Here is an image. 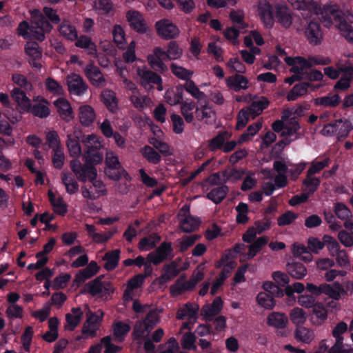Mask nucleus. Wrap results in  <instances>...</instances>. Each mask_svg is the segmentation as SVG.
I'll use <instances>...</instances> for the list:
<instances>
[{"label":"nucleus","mask_w":353,"mask_h":353,"mask_svg":"<svg viewBox=\"0 0 353 353\" xmlns=\"http://www.w3.org/2000/svg\"><path fill=\"white\" fill-rule=\"evenodd\" d=\"M296 10L320 16L323 26L327 28L334 24L347 40L353 42V28L343 19V14L335 4L319 6L314 0H288Z\"/></svg>","instance_id":"nucleus-1"},{"label":"nucleus","mask_w":353,"mask_h":353,"mask_svg":"<svg viewBox=\"0 0 353 353\" xmlns=\"http://www.w3.org/2000/svg\"><path fill=\"white\" fill-rule=\"evenodd\" d=\"M267 243L268 239L264 236L259 237L255 240L248 246V252L245 256L246 259L250 260L252 259Z\"/></svg>","instance_id":"nucleus-56"},{"label":"nucleus","mask_w":353,"mask_h":353,"mask_svg":"<svg viewBox=\"0 0 353 353\" xmlns=\"http://www.w3.org/2000/svg\"><path fill=\"white\" fill-rule=\"evenodd\" d=\"M172 73L179 79L188 81L194 74L192 70H188L176 63H172L170 65Z\"/></svg>","instance_id":"nucleus-63"},{"label":"nucleus","mask_w":353,"mask_h":353,"mask_svg":"<svg viewBox=\"0 0 353 353\" xmlns=\"http://www.w3.org/2000/svg\"><path fill=\"white\" fill-rule=\"evenodd\" d=\"M30 15L31 25L29 26L25 21L20 23L18 27L19 34L25 39L34 38L38 41H43L45 34L52 30V26L38 10H32Z\"/></svg>","instance_id":"nucleus-2"},{"label":"nucleus","mask_w":353,"mask_h":353,"mask_svg":"<svg viewBox=\"0 0 353 353\" xmlns=\"http://www.w3.org/2000/svg\"><path fill=\"white\" fill-rule=\"evenodd\" d=\"M81 141L86 148V151L101 150L103 148L102 139L94 134L84 136Z\"/></svg>","instance_id":"nucleus-40"},{"label":"nucleus","mask_w":353,"mask_h":353,"mask_svg":"<svg viewBox=\"0 0 353 353\" xmlns=\"http://www.w3.org/2000/svg\"><path fill=\"white\" fill-rule=\"evenodd\" d=\"M262 128V121H258L257 122L250 125L239 138L238 143L241 144L250 140Z\"/></svg>","instance_id":"nucleus-58"},{"label":"nucleus","mask_w":353,"mask_h":353,"mask_svg":"<svg viewBox=\"0 0 353 353\" xmlns=\"http://www.w3.org/2000/svg\"><path fill=\"white\" fill-rule=\"evenodd\" d=\"M54 105L59 117L65 121L74 119V112L70 103L65 98L60 97L54 101Z\"/></svg>","instance_id":"nucleus-21"},{"label":"nucleus","mask_w":353,"mask_h":353,"mask_svg":"<svg viewBox=\"0 0 353 353\" xmlns=\"http://www.w3.org/2000/svg\"><path fill=\"white\" fill-rule=\"evenodd\" d=\"M137 75L140 78L141 85L148 90L152 88L154 83H159L161 81L160 76L148 70L145 66L137 68Z\"/></svg>","instance_id":"nucleus-18"},{"label":"nucleus","mask_w":353,"mask_h":353,"mask_svg":"<svg viewBox=\"0 0 353 353\" xmlns=\"http://www.w3.org/2000/svg\"><path fill=\"white\" fill-rule=\"evenodd\" d=\"M289 316L292 323L297 327L304 325L307 319V312L300 307L292 308L289 312Z\"/></svg>","instance_id":"nucleus-44"},{"label":"nucleus","mask_w":353,"mask_h":353,"mask_svg":"<svg viewBox=\"0 0 353 353\" xmlns=\"http://www.w3.org/2000/svg\"><path fill=\"white\" fill-rule=\"evenodd\" d=\"M36 103L32 107L30 105L31 113L39 118H46L50 114L48 102L42 97L38 96L33 99Z\"/></svg>","instance_id":"nucleus-26"},{"label":"nucleus","mask_w":353,"mask_h":353,"mask_svg":"<svg viewBox=\"0 0 353 353\" xmlns=\"http://www.w3.org/2000/svg\"><path fill=\"white\" fill-rule=\"evenodd\" d=\"M223 307V301L220 297H216L211 304L205 305L202 309V313L206 320L210 321L218 314Z\"/></svg>","instance_id":"nucleus-35"},{"label":"nucleus","mask_w":353,"mask_h":353,"mask_svg":"<svg viewBox=\"0 0 353 353\" xmlns=\"http://www.w3.org/2000/svg\"><path fill=\"white\" fill-rule=\"evenodd\" d=\"M103 313L99 310L94 314H90L82 327V334L84 338H93L97 336V331L99 330L102 321Z\"/></svg>","instance_id":"nucleus-8"},{"label":"nucleus","mask_w":353,"mask_h":353,"mask_svg":"<svg viewBox=\"0 0 353 353\" xmlns=\"http://www.w3.org/2000/svg\"><path fill=\"white\" fill-rule=\"evenodd\" d=\"M256 11L264 26L267 28H272L274 24L272 4L267 0H259L257 3Z\"/></svg>","instance_id":"nucleus-10"},{"label":"nucleus","mask_w":353,"mask_h":353,"mask_svg":"<svg viewBox=\"0 0 353 353\" xmlns=\"http://www.w3.org/2000/svg\"><path fill=\"white\" fill-rule=\"evenodd\" d=\"M133 107L139 111H142L152 104V100L146 95H142L139 91L131 94L129 97Z\"/></svg>","instance_id":"nucleus-33"},{"label":"nucleus","mask_w":353,"mask_h":353,"mask_svg":"<svg viewBox=\"0 0 353 353\" xmlns=\"http://www.w3.org/2000/svg\"><path fill=\"white\" fill-rule=\"evenodd\" d=\"M99 270L97 263L92 261L88 266L81 270L76 276V280L78 282H83L84 281L91 278L95 275Z\"/></svg>","instance_id":"nucleus-47"},{"label":"nucleus","mask_w":353,"mask_h":353,"mask_svg":"<svg viewBox=\"0 0 353 353\" xmlns=\"http://www.w3.org/2000/svg\"><path fill=\"white\" fill-rule=\"evenodd\" d=\"M334 212L336 216L345 221L347 220H352L350 210L342 203H336L334 205Z\"/></svg>","instance_id":"nucleus-61"},{"label":"nucleus","mask_w":353,"mask_h":353,"mask_svg":"<svg viewBox=\"0 0 353 353\" xmlns=\"http://www.w3.org/2000/svg\"><path fill=\"white\" fill-rule=\"evenodd\" d=\"M214 111L208 103L201 105L196 110L197 119L205 123H211L214 119Z\"/></svg>","instance_id":"nucleus-41"},{"label":"nucleus","mask_w":353,"mask_h":353,"mask_svg":"<svg viewBox=\"0 0 353 353\" xmlns=\"http://www.w3.org/2000/svg\"><path fill=\"white\" fill-rule=\"evenodd\" d=\"M183 90L185 89L189 94H190L194 98L198 100H202L206 99V95L202 91H201L194 82L190 79L186 81L183 85Z\"/></svg>","instance_id":"nucleus-60"},{"label":"nucleus","mask_w":353,"mask_h":353,"mask_svg":"<svg viewBox=\"0 0 353 353\" xmlns=\"http://www.w3.org/2000/svg\"><path fill=\"white\" fill-rule=\"evenodd\" d=\"M92 9L99 16H113L116 12L112 0H93Z\"/></svg>","instance_id":"nucleus-20"},{"label":"nucleus","mask_w":353,"mask_h":353,"mask_svg":"<svg viewBox=\"0 0 353 353\" xmlns=\"http://www.w3.org/2000/svg\"><path fill=\"white\" fill-rule=\"evenodd\" d=\"M277 22L284 28L291 27L294 20L292 10L285 4H278L275 7Z\"/></svg>","instance_id":"nucleus-16"},{"label":"nucleus","mask_w":353,"mask_h":353,"mask_svg":"<svg viewBox=\"0 0 353 353\" xmlns=\"http://www.w3.org/2000/svg\"><path fill=\"white\" fill-rule=\"evenodd\" d=\"M87 288L91 294L99 296L109 294L114 290L113 287L109 282L101 281L99 278L89 282Z\"/></svg>","instance_id":"nucleus-15"},{"label":"nucleus","mask_w":353,"mask_h":353,"mask_svg":"<svg viewBox=\"0 0 353 353\" xmlns=\"http://www.w3.org/2000/svg\"><path fill=\"white\" fill-rule=\"evenodd\" d=\"M49 198L57 213L64 215L67 212V205L61 196H57L52 192L49 191Z\"/></svg>","instance_id":"nucleus-57"},{"label":"nucleus","mask_w":353,"mask_h":353,"mask_svg":"<svg viewBox=\"0 0 353 353\" xmlns=\"http://www.w3.org/2000/svg\"><path fill=\"white\" fill-rule=\"evenodd\" d=\"M52 163L56 169H61L65 163V154L63 147L52 150Z\"/></svg>","instance_id":"nucleus-64"},{"label":"nucleus","mask_w":353,"mask_h":353,"mask_svg":"<svg viewBox=\"0 0 353 353\" xmlns=\"http://www.w3.org/2000/svg\"><path fill=\"white\" fill-rule=\"evenodd\" d=\"M288 323V316L284 313L272 312L268 315L267 319V323L268 325L278 329L285 327Z\"/></svg>","instance_id":"nucleus-42"},{"label":"nucleus","mask_w":353,"mask_h":353,"mask_svg":"<svg viewBox=\"0 0 353 353\" xmlns=\"http://www.w3.org/2000/svg\"><path fill=\"white\" fill-rule=\"evenodd\" d=\"M285 62L290 67V71L294 74L296 77L304 79L307 70L311 68V63L308 59L302 57H285Z\"/></svg>","instance_id":"nucleus-7"},{"label":"nucleus","mask_w":353,"mask_h":353,"mask_svg":"<svg viewBox=\"0 0 353 353\" xmlns=\"http://www.w3.org/2000/svg\"><path fill=\"white\" fill-rule=\"evenodd\" d=\"M105 163L107 166L105 172L109 178L118 181L123 176H128L126 171L119 161V157L114 152L111 150L106 152Z\"/></svg>","instance_id":"nucleus-3"},{"label":"nucleus","mask_w":353,"mask_h":353,"mask_svg":"<svg viewBox=\"0 0 353 353\" xmlns=\"http://www.w3.org/2000/svg\"><path fill=\"white\" fill-rule=\"evenodd\" d=\"M157 34L164 39H171L177 37L180 31L179 28L170 19H162L155 23Z\"/></svg>","instance_id":"nucleus-9"},{"label":"nucleus","mask_w":353,"mask_h":353,"mask_svg":"<svg viewBox=\"0 0 353 353\" xmlns=\"http://www.w3.org/2000/svg\"><path fill=\"white\" fill-rule=\"evenodd\" d=\"M348 329L347 324L343 321L337 323L332 330V334L335 339L334 344L330 347V353H353V348L343 345L342 334Z\"/></svg>","instance_id":"nucleus-4"},{"label":"nucleus","mask_w":353,"mask_h":353,"mask_svg":"<svg viewBox=\"0 0 353 353\" xmlns=\"http://www.w3.org/2000/svg\"><path fill=\"white\" fill-rule=\"evenodd\" d=\"M225 83L230 89L234 92L247 90L249 88V81L248 78L240 74L228 77L225 79Z\"/></svg>","instance_id":"nucleus-30"},{"label":"nucleus","mask_w":353,"mask_h":353,"mask_svg":"<svg viewBox=\"0 0 353 353\" xmlns=\"http://www.w3.org/2000/svg\"><path fill=\"white\" fill-rule=\"evenodd\" d=\"M78 117L81 125L90 126L96 119V113L91 105L83 104L78 108Z\"/></svg>","instance_id":"nucleus-25"},{"label":"nucleus","mask_w":353,"mask_h":353,"mask_svg":"<svg viewBox=\"0 0 353 353\" xmlns=\"http://www.w3.org/2000/svg\"><path fill=\"white\" fill-rule=\"evenodd\" d=\"M309 84L306 83H301L295 85L292 89L287 94V100L293 101L296 100L299 97L304 96L307 92Z\"/></svg>","instance_id":"nucleus-55"},{"label":"nucleus","mask_w":353,"mask_h":353,"mask_svg":"<svg viewBox=\"0 0 353 353\" xmlns=\"http://www.w3.org/2000/svg\"><path fill=\"white\" fill-rule=\"evenodd\" d=\"M294 335L296 341L306 344L311 343L315 339L314 332L312 329L303 326L296 327Z\"/></svg>","instance_id":"nucleus-38"},{"label":"nucleus","mask_w":353,"mask_h":353,"mask_svg":"<svg viewBox=\"0 0 353 353\" xmlns=\"http://www.w3.org/2000/svg\"><path fill=\"white\" fill-rule=\"evenodd\" d=\"M300 129V125L295 119H290L288 121L285 122V128L282 132V136L286 137H294L290 141L297 139L299 136L297 134L298 130Z\"/></svg>","instance_id":"nucleus-51"},{"label":"nucleus","mask_w":353,"mask_h":353,"mask_svg":"<svg viewBox=\"0 0 353 353\" xmlns=\"http://www.w3.org/2000/svg\"><path fill=\"white\" fill-rule=\"evenodd\" d=\"M287 271L291 276L299 280L303 279L307 273L305 266L299 262L288 263Z\"/></svg>","instance_id":"nucleus-46"},{"label":"nucleus","mask_w":353,"mask_h":353,"mask_svg":"<svg viewBox=\"0 0 353 353\" xmlns=\"http://www.w3.org/2000/svg\"><path fill=\"white\" fill-rule=\"evenodd\" d=\"M66 147L71 157L74 158V159H77L80 157L82 151L77 132L68 134Z\"/></svg>","instance_id":"nucleus-31"},{"label":"nucleus","mask_w":353,"mask_h":353,"mask_svg":"<svg viewBox=\"0 0 353 353\" xmlns=\"http://www.w3.org/2000/svg\"><path fill=\"white\" fill-rule=\"evenodd\" d=\"M75 41L76 47L85 49L89 54L97 55V46L90 37L81 35Z\"/></svg>","instance_id":"nucleus-43"},{"label":"nucleus","mask_w":353,"mask_h":353,"mask_svg":"<svg viewBox=\"0 0 353 353\" xmlns=\"http://www.w3.org/2000/svg\"><path fill=\"white\" fill-rule=\"evenodd\" d=\"M310 322L314 326H321L328 318V310L323 303L318 301L312 308Z\"/></svg>","instance_id":"nucleus-19"},{"label":"nucleus","mask_w":353,"mask_h":353,"mask_svg":"<svg viewBox=\"0 0 353 353\" xmlns=\"http://www.w3.org/2000/svg\"><path fill=\"white\" fill-rule=\"evenodd\" d=\"M164 271V274L159 278L160 284L165 283L173 279L179 273L180 270L178 265L173 262L165 266Z\"/></svg>","instance_id":"nucleus-52"},{"label":"nucleus","mask_w":353,"mask_h":353,"mask_svg":"<svg viewBox=\"0 0 353 353\" xmlns=\"http://www.w3.org/2000/svg\"><path fill=\"white\" fill-rule=\"evenodd\" d=\"M172 251L170 243H162L159 248L148 256V259L154 265H157L164 261L170 255Z\"/></svg>","instance_id":"nucleus-29"},{"label":"nucleus","mask_w":353,"mask_h":353,"mask_svg":"<svg viewBox=\"0 0 353 353\" xmlns=\"http://www.w3.org/2000/svg\"><path fill=\"white\" fill-rule=\"evenodd\" d=\"M59 34L65 39L70 41H75L77 39L78 32L69 21L63 20L58 28Z\"/></svg>","instance_id":"nucleus-36"},{"label":"nucleus","mask_w":353,"mask_h":353,"mask_svg":"<svg viewBox=\"0 0 353 353\" xmlns=\"http://www.w3.org/2000/svg\"><path fill=\"white\" fill-rule=\"evenodd\" d=\"M11 96L19 108L23 112H29L30 110L31 101L26 96L24 91L19 88H14L11 91Z\"/></svg>","instance_id":"nucleus-32"},{"label":"nucleus","mask_w":353,"mask_h":353,"mask_svg":"<svg viewBox=\"0 0 353 353\" xmlns=\"http://www.w3.org/2000/svg\"><path fill=\"white\" fill-rule=\"evenodd\" d=\"M82 316L83 312L79 307L72 308L71 312L65 315V329L69 331L73 330L80 323Z\"/></svg>","instance_id":"nucleus-34"},{"label":"nucleus","mask_w":353,"mask_h":353,"mask_svg":"<svg viewBox=\"0 0 353 353\" xmlns=\"http://www.w3.org/2000/svg\"><path fill=\"white\" fill-rule=\"evenodd\" d=\"M60 176L67 193L74 194L77 192L79 184L71 173L68 171H63L61 173Z\"/></svg>","instance_id":"nucleus-39"},{"label":"nucleus","mask_w":353,"mask_h":353,"mask_svg":"<svg viewBox=\"0 0 353 353\" xmlns=\"http://www.w3.org/2000/svg\"><path fill=\"white\" fill-rule=\"evenodd\" d=\"M305 36L312 45H319L321 43L323 34L320 25L317 22L310 21L305 28Z\"/></svg>","instance_id":"nucleus-22"},{"label":"nucleus","mask_w":353,"mask_h":353,"mask_svg":"<svg viewBox=\"0 0 353 353\" xmlns=\"http://www.w3.org/2000/svg\"><path fill=\"white\" fill-rule=\"evenodd\" d=\"M144 279L145 276L143 274H137L128 281L123 294V299L125 301L132 300L134 296V290L141 286Z\"/></svg>","instance_id":"nucleus-28"},{"label":"nucleus","mask_w":353,"mask_h":353,"mask_svg":"<svg viewBox=\"0 0 353 353\" xmlns=\"http://www.w3.org/2000/svg\"><path fill=\"white\" fill-rule=\"evenodd\" d=\"M85 230L88 232V235L92 241L99 244L107 242L117 232V230H108L104 232H97L95 227L90 224L85 225Z\"/></svg>","instance_id":"nucleus-24"},{"label":"nucleus","mask_w":353,"mask_h":353,"mask_svg":"<svg viewBox=\"0 0 353 353\" xmlns=\"http://www.w3.org/2000/svg\"><path fill=\"white\" fill-rule=\"evenodd\" d=\"M179 218L181 229L184 232H191L199 227V220L190 214V207L187 205L183 206L181 209Z\"/></svg>","instance_id":"nucleus-11"},{"label":"nucleus","mask_w":353,"mask_h":353,"mask_svg":"<svg viewBox=\"0 0 353 353\" xmlns=\"http://www.w3.org/2000/svg\"><path fill=\"white\" fill-rule=\"evenodd\" d=\"M83 158L85 163L91 165H97L103 162V154L101 150L86 151Z\"/></svg>","instance_id":"nucleus-62"},{"label":"nucleus","mask_w":353,"mask_h":353,"mask_svg":"<svg viewBox=\"0 0 353 353\" xmlns=\"http://www.w3.org/2000/svg\"><path fill=\"white\" fill-rule=\"evenodd\" d=\"M67 85L69 92L77 96L83 94L88 88L83 78L76 73H72L67 77Z\"/></svg>","instance_id":"nucleus-13"},{"label":"nucleus","mask_w":353,"mask_h":353,"mask_svg":"<svg viewBox=\"0 0 353 353\" xmlns=\"http://www.w3.org/2000/svg\"><path fill=\"white\" fill-rule=\"evenodd\" d=\"M25 51L29 57V61L32 66L37 69L41 68V64L39 60L41 59L42 53L38 43L33 41L28 42L25 46Z\"/></svg>","instance_id":"nucleus-23"},{"label":"nucleus","mask_w":353,"mask_h":353,"mask_svg":"<svg viewBox=\"0 0 353 353\" xmlns=\"http://www.w3.org/2000/svg\"><path fill=\"white\" fill-rule=\"evenodd\" d=\"M183 87L179 85L168 89L165 94V99L171 105L179 104L183 99Z\"/></svg>","instance_id":"nucleus-37"},{"label":"nucleus","mask_w":353,"mask_h":353,"mask_svg":"<svg viewBox=\"0 0 353 353\" xmlns=\"http://www.w3.org/2000/svg\"><path fill=\"white\" fill-rule=\"evenodd\" d=\"M119 250H114L105 254L103 259L106 261L104 265L106 270H111L116 268L119 260Z\"/></svg>","instance_id":"nucleus-59"},{"label":"nucleus","mask_w":353,"mask_h":353,"mask_svg":"<svg viewBox=\"0 0 353 353\" xmlns=\"http://www.w3.org/2000/svg\"><path fill=\"white\" fill-rule=\"evenodd\" d=\"M126 19L130 26L139 34L146 33L148 26L143 14L139 11L130 10L126 13Z\"/></svg>","instance_id":"nucleus-12"},{"label":"nucleus","mask_w":353,"mask_h":353,"mask_svg":"<svg viewBox=\"0 0 353 353\" xmlns=\"http://www.w3.org/2000/svg\"><path fill=\"white\" fill-rule=\"evenodd\" d=\"M101 98L103 103L111 112H115L117 110L116 94L112 90H104L101 92Z\"/></svg>","instance_id":"nucleus-49"},{"label":"nucleus","mask_w":353,"mask_h":353,"mask_svg":"<svg viewBox=\"0 0 353 353\" xmlns=\"http://www.w3.org/2000/svg\"><path fill=\"white\" fill-rule=\"evenodd\" d=\"M70 166L72 172L80 181H90L92 182L97 178V172L93 165L87 163L82 165L78 159H73L70 161Z\"/></svg>","instance_id":"nucleus-5"},{"label":"nucleus","mask_w":353,"mask_h":353,"mask_svg":"<svg viewBox=\"0 0 353 353\" xmlns=\"http://www.w3.org/2000/svg\"><path fill=\"white\" fill-rule=\"evenodd\" d=\"M84 74L90 83L97 88H103L106 85V79L98 67L92 63L84 68Z\"/></svg>","instance_id":"nucleus-14"},{"label":"nucleus","mask_w":353,"mask_h":353,"mask_svg":"<svg viewBox=\"0 0 353 353\" xmlns=\"http://www.w3.org/2000/svg\"><path fill=\"white\" fill-rule=\"evenodd\" d=\"M269 105V101L265 97L256 98L250 106L247 108L250 111L252 119H254L259 115L264 109L267 108Z\"/></svg>","instance_id":"nucleus-45"},{"label":"nucleus","mask_w":353,"mask_h":353,"mask_svg":"<svg viewBox=\"0 0 353 353\" xmlns=\"http://www.w3.org/2000/svg\"><path fill=\"white\" fill-rule=\"evenodd\" d=\"M59 321L56 317H52L48 321L49 330L43 336V339L49 343L54 341L58 338V325Z\"/></svg>","instance_id":"nucleus-50"},{"label":"nucleus","mask_w":353,"mask_h":353,"mask_svg":"<svg viewBox=\"0 0 353 353\" xmlns=\"http://www.w3.org/2000/svg\"><path fill=\"white\" fill-rule=\"evenodd\" d=\"M325 74L331 79H336L339 77L341 73L349 72H353V66L348 61L339 59L336 61L335 67L328 66L324 68Z\"/></svg>","instance_id":"nucleus-17"},{"label":"nucleus","mask_w":353,"mask_h":353,"mask_svg":"<svg viewBox=\"0 0 353 353\" xmlns=\"http://www.w3.org/2000/svg\"><path fill=\"white\" fill-rule=\"evenodd\" d=\"M198 311L199 305L192 303H187L179 308L176 312V319L188 321V322L183 323L182 329H191L190 325L196 321Z\"/></svg>","instance_id":"nucleus-6"},{"label":"nucleus","mask_w":353,"mask_h":353,"mask_svg":"<svg viewBox=\"0 0 353 353\" xmlns=\"http://www.w3.org/2000/svg\"><path fill=\"white\" fill-rule=\"evenodd\" d=\"M113 333L117 341H122L130 330V325L125 322L117 321L113 324Z\"/></svg>","instance_id":"nucleus-54"},{"label":"nucleus","mask_w":353,"mask_h":353,"mask_svg":"<svg viewBox=\"0 0 353 353\" xmlns=\"http://www.w3.org/2000/svg\"><path fill=\"white\" fill-rule=\"evenodd\" d=\"M189 281H185L184 278L181 277L174 284L170 286V290L172 296H176L181 293L192 290Z\"/></svg>","instance_id":"nucleus-53"},{"label":"nucleus","mask_w":353,"mask_h":353,"mask_svg":"<svg viewBox=\"0 0 353 353\" xmlns=\"http://www.w3.org/2000/svg\"><path fill=\"white\" fill-rule=\"evenodd\" d=\"M292 254L294 256L301 259L305 262H311L313 261V256L307 247L303 244L295 243L292 248Z\"/></svg>","instance_id":"nucleus-48"},{"label":"nucleus","mask_w":353,"mask_h":353,"mask_svg":"<svg viewBox=\"0 0 353 353\" xmlns=\"http://www.w3.org/2000/svg\"><path fill=\"white\" fill-rule=\"evenodd\" d=\"M228 259V254H225L217 265V267L224 266V270L221 273V275L216 280L212 286L211 294L212 295L216 293L219 288L223 284L224 280L227 278L228 274L229 273V269H232L234 267V263L232 261H229L228 263V264H225Z\"/></svg>","instance_id":"nucleus-27"}]
</instances>
